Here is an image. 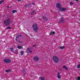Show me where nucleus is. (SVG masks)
Segmentation results:
<instances>
[{
  "label": "nucleus",
  "instance_id": "15",
  "mask_svg": "<svg viewBox=\"0 0 80 80\" xmlns=\"http://www.w3.org/2000/svg\"><path fill=\"white\" fill-rule=\"evenodd\" d=\"M10 50L12 52H14V51H13V48H10Z\"/></svg>",
  "mask_w": 80,
  "mask_h": 80
},
{
  "label": "nucleus",
  "instance_id": "27",
  "mask_svg": "<svg viewBox=\"0 0 80 80\" xmlns=\"http://www.w3.org/2000/svg\"><path fill=\"white\" fill-rule=\"evenodd\" d=\"M52 33V34H55V32L54 31Z\"/></svg>",
  "mask_w": 80,
  "mask_h": 80
},
{
  "label": "nucleus",
  "instance_id": "19",
  "mask_svg": "<svg viewBox=\"0 0 80 80\" xmlns=\"http://www.w3.org/2000/svg\"><path fill=\"white\" fill-rule=\"evenodd\" d=\"M4 0H2L1 1H0V4H2L3 2H4Z\"/></svg>",
  "mask_w": 80,
  "mask_h": 80
},
{
  "label": "nucleus",
  "instance_id": "37",
  "mask_svg": "<svg viewBox=\"0 0 80 80\" xmlns=\"http://www.w3.org/2000/svg\"><path fill=\"white\" fill-rule=\"evenodd\" d=\"M15 53H16V54H17V52H16Z\"/></svg>",
  "mask_w": 80,
  "mask_h": 80
},
{
  "label": "nucleus",
  "instance_id": "26",
  "mask_svg": "<svg viewBox=\"0 0 80 80\" xmlns=\"http://www.w3.org/2000/svg\"><path fill=\"white\" fill-rule=\"evenodd\" d=\"M70 5H73V3H72V2H70Z\"/></svg>",
  "mask_w": 80,
  "mask_h": 80
},
{
  "label": "nucleus",
  "instance_id": "5",
  "mask_svg": "<svg viewBox=\"0 0 80 80\" xmlns=\"http://www.w3.org/2000/svg\"><path fill=\"white\" fill-rule=\"evenodd\" d=\"M4 62L5 63H10L11 62V60L10 59H4Z\"/></svg>",
  "mask_w": 80,
  "mask_h": 80
},
{
  "label": "nucleus",
  "instance_id": "10",
  "mask_svg": "<svg viewBox=\"0 0 80 80\" xmlns=\"http://www.w3.org/2000/svg\"><path fill=\"white\" fill-rule=\"evenodd\" d=\"M27 50L28 52H29V53H32V51H31V49L30 48H28L27 49Z\"/></svg>",
  "mask_w": 80,
  "mask_h": 80
},
{
  "label": "nucleus",
  "instance_id": "14",
  "mask_svg": "<svg viewBox=\"0 0 80 80\" xmlns=\"http://www.w3.org/2000/svg\"><path fill=\"white\" fill-rule=\"evenodd\" d=\"M39 79L41 80H45V78L43 77H40L39 78Z\"/></svg>",
  "mask_w": 80,
  "mask_h": 80
},
{
  "label": "nucleus",
  "instance_id": "34",
  "mask_svg": "<svg viewBox=\"0 0 80 80\" xmlns=\"http://www.w3.org/2000/svg\"><path fill=\"white\" fill-rule=\"evenodd\" d=\"M59 70L61 71V70H62L61 69H60V70Z\"/></svg>",
  "mask_w": 80,
  "mask_h": 80
},
{
  "label": "nucleus",
  "instance_id": "2",
  "mask_svg": "<svg viewBox=\"0 0 80 80\" xmlns=\"http://www.w3.org/2000/svg\"><path fill=\"white\" fill-rule=\"evenodd\" d=\"M11 20L10 18H8L7 19L4 20V23L6 26H8L10 25V22Z\"/></svg>",
  "mask_w": 80,
  "mask_h": 80
},
{
  "label": "nucleus",
  "instance_id": "32",
  "mask_svg": "<svg viewBox=\"0 0 80 80\" xmlns=\"http://www.w3.org/2000/svg\"><path fill=\"white\" fill-rule=\"evenodd\" d=\"M75 1H77V2H78V0H74Z\"/></svg>",
  "mask_w": 80,
  "mask_h": 80
},
{
  "label": "nucleus",
  "instance_id": "1",
  "mask_svg": "<svg viewBox=\"0 0 80 80\" xmlns=\"http://www.w3.org/2000/svg\"><path fill=\"white\" fill-rule=\"evenodd\" d=\"M56 6L59 9V10L61 12H64V11H65L66 10H67L66 8H62L61 4L59 3H58L56 4Z\"/></svg>",
  "mask_w": 80,
  "mask_h": 80
},
{
  "label": "nucleus",
  "instance_id": "30",
  "mask_svg": "<svg viewBox=\"0 0 80 80\" xmlns=\"http://www.w3.org/2000/svg\"><path fill=\"white\" fill-rule=\"evenodd\" d=\"M18 42H19V43H22V42H20V41H18Z\"/></svg>",
  "mask_w": 80,
  "mask_h": 80
},
{
  "label": "nucleus",
  "instance_id": "8",
  "mask_svg": "<svg viewBox=\"0 0 80 80\" xmlns=\"http://www.w3.org/2000/svg\"><path fill=\"white\" fill-rule=\"evenodd\" d=\"M57 77L58 78H59V79H60V78H61V76H60V72H58L57 73Z\"/></svg>",
  "mask_w": 80,
  "mask_h": 80
},
{
  "label": "nucleus",
  "instance_id": "31",
  "mask_svg": "<svg viewBox=\"0 0 80 80\" xmlns=\"http://www.w3.org/2000/svg\"><path fill=\"white\" fill-rule=\"evenodd\" d=\"M33 47H36V45H33Z\"/></svg>",
  "mask_w": 80,
  "mask_h": 80
},
{
  "label": "nucleus",
  "instance_id": "20",
  "mask_svg": "<svg viewBox=\"0 0 80 80\" xmlns=\"http://www.w3.org/2000/svg\"><path fill=\"white\" fill-rule=\"evenodd\" d=\"M10 71H11V70H10V69L7 70H6V72H10Z\"/></svg>",
  "mask_w": 80,
  "mask_h": 80
},
{
  "label": "nucleus",
  "instance_id": "24",
  "mask_svg": "<svg viewBox=\"0 0 80 80\" xmlns=\"http://www.w3.org/2000/svg\"><path fill=\"white\" fill-rule=\"evenodd\" d=\"M52 31H51L50 33V35H52Z\"/></svg>",
  "mask_w": 80,
  "mask_h": 80
},
{
  "label": "nucleus",
  "instance_id": "23",
  "mask_svg": "<svg viewBox=\"0 0 80 80\" xmlns=\"http://www.w3.org/2000/svg\"><path fill=\"white\" fill-rule=\"evenodd\" d=\"M6 29H11V27H9L7 28Z\"/></svg>",
  "mask_w": 80,
  "mask_h": 80
},
{
  "label": "nucleus",
  "instance_id": "18",
  "mask_svg": "<svg viewBox=\"0 0 80 80\" xmlns=\"http://www.w3.org/2000/svg\"><path fill=\"white\" fill-rule=\"evenodd\" d=\"M35 12V11H33L31 12V15H33V14H34Z\"/></svg>",
  "mask_w": 80,
  "mask_h": 80
},
{
  "label": "nucleus",
  "instance_id": "7",
  "mask_svg": "<svg viewBox=\"0 0 80 80\" xmlns=\"http://www.w3.org/2000/svg\"><path fill=\"white\" fill-rule=\"evenodd\" d=\"M39 59H38V57L37 56H35L34 58V60L35 62H38V60H39Z\"/></svg>",
  "mask_w": 80,
  "mask_h": 80
},
{
  "label": "nucleus",
  "instance_id": "25",
  "mask_svg": "<svg viewBox=\"0 0 80 80\" xmlns=\"http://www.w3.org/2000/svg\"><path fill=\"white\" fill-rule=\"evenodd\" d=\"M78 80H80V77H78Z\"/></svg>",
  "mask_w": 80,
  "mask_h": 80
},
{
  "label": "nucleus",
  "instance_id": "33",
  "mask_svg": "<svg viewBox=\"0 0 80 80\" xmlns=\"http://www.w3.org/2000/svg\"><path fill=\"white\" fill-rule=\"evenodd\" d=\"M22 0H18V2H19V1H21Z\"/></svg>",
  "mask_w": 80,
  "mask_h": 80
},
{
  "label": "nucleus",
  "instance_id": "35",
  "mask_svg": "<svg viewBox=\"0 0 80 80\" xmlns=\"http://www.w3.org/2000/svg\"><path fill=\"white\" fill-rule=\"evenodd\" d=\"M20 37H22V35H20Z\"/></svg>",
  "mask_w": 80,
  "mask_h": 80
},
{
  "label": "nucleus",
  "instance_id": "4",
  "mask_svg": "<svg viewBox=\"0 0 80 80\" xmlns=\"http://www.w3.org/2000/svg\"><path fill=\"white\" fill-rule=\"evenodd\" d=\"M52 59L54 62L57 63L58 62V58L56 56H54L53 57Z\"/></svg>",
  "mask_w": 80,
  "mask_h": 80
},
{
  "label": "nucleus",
  "instance_id": "28",
  "mask_svg": "<svg viewBox=\"0 0 80 80\" xmlns=\"http://www.w3.org/2000/svg\"><path fill=\"white\" fill-rule=\"evenodd\" d=\"M22 72H23V73H24V72H25V70H23L22 71Z\"/></svg>",
  "mask_w": 80,
  "mask_h": 80
},
{
  "label": "nucleus",
  "instance_id": "13",
  "mask_svg": "<svg viewBox=\"0 0 80 80\" xmlns=\"http://www.w3.org/2000/svg\"><path fill=\"white\" fill-rule=\"evenodd\" d=\"M65 48V46H60L59 47V48L60 49H64Z\"/></svg>",
  "mask_w": 80,
  "mask_h": 80
},
{
  "label": "nucleus",
  "instance_id": "17",
  "mask_svg": "<svg viewBox=\"0 0 80 80\" xmlns=\"http://www.w3.org/2000/svg\"><path fill=\"white\" fill-rule=\"evenodd\" d=\"M20 53L21 54V55H23V53H24V52H23V51H22Z\"/></svg>",
  "mask_w": 80,
  "mask_h": 80
},
{
  "label": "nucleus",
  "instance_id": "38",
  "mask_svg": "<svg viewBox=\"0 0 80 80\" xmlns=\"http://www.w3.org/2000/svg\"><path fill=\"white\" fill-rule=\"evenodd\" d=\"M17 38H16V40H17Z\"/></svg>",
  "mask_w": 80,
  "mask_h": 80
},
{
  "label": "nucleus",
  "instance_id": "16",
  "mask_svg": "<svg viewBox=\"0 0 80 80\" xmlns=\"http://www.w3.org/2000/svg\"><path fill=\"white\" fill-rule=\"evenodd\" d=\"M12 12L13 13H17V11L16 10H13L12 11Z\"/></svg>",
  "mask_w": 80,
  "mask_h": 80
},
{
  "label": "nucleus",
  "instance_id": "11",
  "mask_svg": "<svg viewBox=\"0 0 80 80\" xmlns=\"http://www.w3.org/2000/svg\"><path fill=\"white\" fill-rule=\"evenodd\" d=\"M17 47L18 49H22L23 48V47L21 46H18Z\"/></svg>",
  "mask_w": 80,
  "mask_h": 80
},
{
  "label": "nucleus",
  "instance_id": "12",
  "mask_svg": "<svg viewBox=\"0 0 80 80\" xmlns=\"http://www.w3.org/2000/svg\"><path fill=\"white\" fill-rule=\"evenodd\" d=\"M62 68H64L65 69H66V70H68V68H67L66 66H63L62 67Z\"/></svg>",
  "mask_w": 80,
  "mask_h": 80
},
{
  "label": "nucleus",
  "instance_id": "3",
  "mask_svg": "<svg viewBox=\"0 0 80 80\" xmlns=\"http://www.w3.org/2000/svg\"><path fill=\"white\" fill-rule=\"evenodd\" d=\"M32 28L34 30V32H38V28L37 27V24H33L32 25Z\"/></svg>",
  "mask_w": 80,
  "mask_h": 80
},
{
  "label": "nucleus",
  "instance_id": "22",
  "mask_svg": "<svg viewBox=\"0 0 80 80\" xmlns=\"http://www.w3.org/2000/svg\"><path fill=\"white\" fill-rule=\"evenodd\" d=\"M77 68H80V64L78 65V66L77 67Z\"/></svg>",
  "mask_w": 80,
  "mask_h": 80
},
{
  "label": "nucleus",
  "instance_id": "29",
  "mask_svg": "<svg viewBox=\"0 0 80 80\" xmlns=\"http://www.w3.org/2000/svg\"><path fill=\"white\" fill-rule=\"evenodd\" d=\"M32 4L33 5H35V3H33V2H32Z\"/></svg>",
  "mask_w": 80,
  "mask_h": 80
},
{
  "label": "nucleus",
  "instance_id": "36",
  "mask_svg": "<svg viewBox=\"0 0 80 80\" xmlns=\"http://www.w3.org/2000/svg\"><path fill=\"white\" fill-rule=\"evenodd\" d=\"M16 38H18V37H16Z\"/></svg>",
  "mask_w": 80,
  "mask_h": 80
},
{
  "label": "nucleus",
  "instance_id": "6",
  "mask_svg": "<svg viewBox=\"0 0 80 80\" xmlns=\"http://www.w3.org/2000/svg\"><path fill=\"white\" fill-rule=\"evenodd\" d=\"M64 18L62 17L61 18V20L59 21L58 23L59 24H60V23H63V22H64Z\"/></svg>",
  "mask_w": 80,
  "mask_h": 80
},
{
  "label": "nucleus",
  "instance_id": "21",
  "mask_svg": "<svg viewBox=\"0 0 80 80\" xmlns=\"http://www.w3.org/2000/svg\"><path fill=\"white\" fill-rule=\"evenodd\" d=\"M31 4L30 3L29 4H28L27 5H26V7H29L30 6V5Z\"/></svg>",
  "mask_w": 80,
  "mask_h": 80
},
{
  "label": "nucleus",
  "instance_id": "9",
  "mask_svg": "<svg viewBox=\"0 0 80 80\" xmlns=\"http://www.w3.org/2000/svg\"><path fill=\"white\" fill-rule=\"evenodd\" d=\"M42 18L44 20H45V21H48V19L47 17H46L45 16H43L42 17Z\"/></svg>",
  "mask_w": 80,
  "mask_h": 80
}]
</instances>
